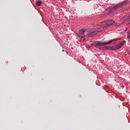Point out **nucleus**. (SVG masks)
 <instances>
[{"label": "nucleus", "instance_id": "nucleus-1", "mask_svg": "<svg viewBox=\"0 0 130 130\" xmlns=\"http://www.w3.org/2000/svg\"><path fill=\"white\" fill-rule=\"evenodd\" d=\"M120 39H121L116 38L106 43L94 41L92 43V45L93 46H105V45H108V44H110V43H112V42H115V41H117V40H120Z\"/></svg>", "mask_w": 130, "mask_h": 130}, {"label": "nucleus", "instance_id": "nucleus-2", "mask_svg": "<svg viewBox=\"0 0 130 130\" xmlns=\"http://www.w3.org/2000/svg\"><path fill=\"white\" fill-rule=\"evenodd\" d=\"M124 43H125V41H123L122 42H120L119 44L116 45L115 47H112L111 48V50H117V49L121 48V47L124 45Z\"/></svg>", "mask_w": 130, "mask_h": 130}, {"label": "nucleus", "instance_id": "nucleus-3", "mask_svg": "<svg viewBox=\"0 0 130 130\" xmlns=\"http://www.w3.org/2000/svg\"><path fill=\"white\" fill-rule=\"evenodd\" d=\"M108 26L107 21H104L101 22L99 24H96L94 26V28H105V27H108Z\"/></svg>", "mask_w": 130, "mask_h": 130}, {"label": "nucleus", "instance_id": "nucleus-4", "mask_svg": "<svg viewBox=\"0 0 130 130\" xmlns=\"http://www.w3.org/2000/svg\"><path fill=\"white\" fill-rule=\"evenodd\" d=\"M120 6V4H118L116 7H111L108 10L109 13H108V15H110V16L111 15V13L115 12L116 11V9H117V7H119Z\"/></svg>", "mask_w": 130, "mask_h": 130}, {"label": "nucleus", "instance_id": "nucleus-5", "mask_svg": "<svg viewBox=\"0 0 130 130\" xmlns=\"http://www.w3.org/2000/svg\"><path fill=\"white\" fill-rule=\"evenodd\" d=\"M96 34L95 30L92 29H89V32L88 34V37H93L95 36V34Z\"/></svg>", "mask_w": 130, "mask_h": 130}, {"label": "nucleus", "instance_id": "nucleus-6", "mask_svg": "<svg viewBox=\"0 0 130 130\" xmlns=\"http://www.w3.org/2000/svg\"><path fill=\"white\" fill-rule=\"evenodd\" d=\"M85 29H82L78 31V35L79 37H81L82 36H84V33Z\"/></svg>", "mask_w": 130, "mask_h": 130}, {"label": "nucleus", "instance_id": "nucleus-7", "mask_svg": "<svg viewBox=\"0 0 130 130\" xmlns=\"http://www.w3.org/2000/svg\"><path fill=\"white\" fill-rule=\"evenodd\" d=\"M89 31H90V29H84V35L81 36L82 38H84V37H85V36H88V37Z\"/></svg>", "mask_w": 130, "mask_h": 130}, {"label": "nucleus", "instance_id": "nucleus-8", "mask_svg": "<svg viewBox=\"0 0 130 130\" xmlns=\"http://www.w3.org/2000/svg\"><path fill=\"white\" fill-rule=\"evenodd\" d=\"M125 22H129L128 24H130V13L129 15L125 16V19H124Z\"/></svg>", "mask_w": 130, "mask_h": 130}, {"label": "nucleus", "instance_id": "nucleus-9", "mask_svg": "<svg viewBox=\"0 0 130 130\" xmlns=\"http://www.w3.org/2000/svg\"><path fill=\"white\" fill-rule=\"evenodd\" d=\"M107 24L108 26H110V25H113V24H114V21L112 20H110L107 21Z\"/></svg>", "mask_w": 130, "mask_h": 130}, {"label": "nucleus", "instance_id": "nucleus-10", "mask_svg": "<svg viewBox=\"0 0 130 130\" xmlns=\"http://www.w3.org/2000/svg\"><path fill=\"white\" fill-rule=\"evenodd\" d=\"M36 4H37V6H41L42 2H41L40 1H37Z\"/></svg>", "mask_w": 130, "mask_h": 130}, {"label": "nucleus", "instance_id": "nucleus-11", "mask_svg": "<svg viewBox=\"0 0 130 130\" xmlns=\"http://www.w3.org/2000/svg\"><path fill=\"white\" fill-rule=\"evenodd\" d=\"M127 38H128V39H130V36H127Z\"/></svg>", "mask_w": 130, "mask_h": 130}, {"label": "nucleus", "instance_id": "nucleus-12", "mask_svg": "<svg viewBox=\"0 0 130 130\" xmlns=\"http://www.w3.org/2000/svg\"><path fill=\"white\" fill-rule=\"evenodd\" d=\"M85 39L84 38L83 39V41H85Z\"/></svg>", "mask_w": 130, "mask_h": 130}]
</instances>
